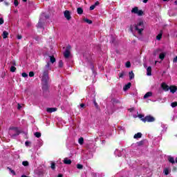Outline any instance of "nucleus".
<instances>
[{"label": "nucleus", "instance_id": "f257e3e1", "mask_svg": "<svg viewBox=\"0 0 177 177\" xmlns=\"http://www.w3.org/2000/svg\"><path fill=\"white\" fill-rule=\"evenodd\" d=\"M49 81V78L45 79L44 77H41V82H42V91L44 95H47L49 93V84L48 82Z\"/></svg>", "mask_w": 177, "mask_h": 177}, {"label": "nucleus", "instance_id": "f03ea898", "mask_svg": "<svg viewBox=\"0 0 177 177\" xmlns=\"http://www.w3.org/2000/svg\"><path fill=\"white\" fill-rule=\"evenodd\" d=\"M50 70H52V68H50V64L48 62L43 70L42 77H44V80L49 78V71H50Z\"/></svg>", "mask_w": 177, "mask_h": 177}, {"label": "nucleus", "instance_id": "7ed1b4c3", "mask_svg": "<svg viewBox=\"0 0 177 177\" xmlns=\"http://www.w3.org/2000/svg\"><path fill=\"white\" fill-rule=\"evenodd\" d=\"M136 31H138L140 35H142L143 30H145V23L143 21L138 22L137 24L134 25Z\"/></svg>", "mask_w": 177, "mask_h": 177}, {"label": "nucleus", "instance_id": "20e7f679", "mask_svg": "<svg viewBox=\"0 0 177 177\" xmlns=\"http://www.w3.org/2000/svg\"><path fill=\"white\" fill-rule=\"evenodd\" d=\"M10 130L12 131L13 133H11V137L12 138H16V136H19L21 133V131H20V129H19V127H10Z\"/></svg>", "mask_w": 177, "mask_h": 177}, {"label": "nucleus", "instance_id": "39448f33", "mask_svg": "<svg viewBox=\"0 0 177 177\" xmlns=\"http://www.w3.org/2000/svg\"><path fill=\"white\" fill-rule=\"evenodd\" d=\"M142 122H154L156 118L151 115L145 116L144 118L141 119Z\"/></svg>", "mask_w": 177, "mask_h": 177}, {"label": "nucleus", "instance_id": "423d86ee", "mask_svg": "<svg viewBox=\"0 0 177 177\" xmlns=\"http://www.w3.org/2000/svg\"><path fill=\"white\" fill-rule=\"evenodd\" d=\"M70 55H71V46L68 44L64 53V57H65V59H68L70 57Z\"/></svg>", "mask_w": 177, "mask_h": 177}, {"label": "nucleus", "instance_id": "0eeeda50", "mask_svg": "<svg viewBox=\"0 0 177 177\" xmlns=\"http://www.w3.org/2000/svg\"><path fill=\"white\" fill-rule=\"evenodd\" d=\"M169 87L170 86H168L167 84L165 82H162L161 84V88L165 92H168V91H169Z\"/></svg>", "mask_w": 177, "mask_h": 177}, {"label": "nucleus", "instance_id": "6e6552de", "mask_svg": "<svg viewBox=\"0 0 177 177\" xmlns=\"http://www.w3.org/2000/svg\"><path fill=\"white\" fill-rule=\"evenodd\" d=\"M64 17L68 20H71V14H70V11L65 10L64 12Z\"/></svg>", "mask_w": 177, "mask_h": 177}, {"label": "nucleus", "instance_id": "1a4fd4ad", "mask_svg": "<svg viewBox=\"0 0 177 177\" xmlns=\"http://www.w3.org/2000/svg\"><path fill=\"white\" fill-rule=\"evenodd\" d=\"M169 91H170V92L171 93H175V92H176V91H177V86H170Z\"/></svg>", "mask_w": 177, "mask_h": 177}, {"label": "nucleus", "instance_id": "9d476101", "mask_svg": "<svg viewBox=\"0 0 177 177\" xmlns=\"http://www.w3.org/2000/svg\"><path fill=\"white\" fill-rule=\"evenodd\" d=\"M47 113H55V111H57V108H47Z\"/></svg>", "mask_w": 177, "mask_h": 177}, {"label": "nucleus", "instance_id": "9b49d317", "mask_svg": "<svg viewBox=\"0 0 177 177\" xmlns=\"http://www.w3.org/2000/svg\"><path fill=\"white\" fill-rule=\"evenodd\" d=\"M111 102L112 104H113V106H114V104H118L121 103L120 102V100H117L115 98H112Z\"/></svg>", "mask_w": 177, "mask_h": 177}, {"label": "nucleus", "instance_id": "f8f14e48", "mask_svg": "<svg viewBox=\"0 0 177 177\" xmlns=\"http://www.w3.org/2000/svg\"><path fill=\"white\" fill-rule=\"evenodd\" d=\"M132 86V84L131 82H129L127 84H125V86L123 87L124 91H128L129 88Z\"/></svg>", "mask_w": 177, "mask_h": 177}, {"label": "nucleus", "instance_id": "ddd939ff", "mask_svg": "<svg viewBox=\"0 0 177 177\" xmlns=\"http://www.w3.org/2000/svg\"><path fill=\"white\" fill-rule=\"evenodd\" d=\"M167 160H168L169 162H170L171 164H175V158H174V157L169 156L167 158Z\"/></svg>", "mask_w": 177, "mask_h": 177}, {"label": "nucleus", "instance_id": "4468645a", "mask_svg": "<svg viewBox=\"0 0 177 177\" xmlns=\"http://www.w3.org/2000/svg\"><path fill=\"white\" fill-rule=\"evenodd\" d=\"M153 96V93L151 91L146 93V94L144 95V99H147V97H150Z\"/></svg>", "mask_w": 177, "mask_h": 177}, {"label": "nucleus", "instance_id": "2eb2a0df", "mask_svg": "<svg viewBox=\"0 0 177 177\" xmlns=\"http://www.w3.org/2000/svg\"><path fill=\"white\" fill-rule=\"evenodd\" d=\"M64 164H66L67 165H70L71 164V160H70L67 158H65L64 159Z\"/></svg>", "mask_w": 177, "mask_h": 177}, {"label": "nucleus", "instance_id": "dca6fc26", "mask_svg": "<svg viewBox=\"0 0 177 177\" xmlns=\"http://www.w3.org/2000/svg\"><path fill=\"white\" fill-rule=\"evenodd\" d=\"M140 138H142V133H137L133 136L134 139H140Z\"/></svg>", "mask_w": 177, "mask_h": 177}, {"label": "nucleus", "instance_id": "f3484780", "mask_svg": "<svg viewBox=\"0 0 177 177\" xmlns=\"http://www.w3.org/2000/svg\"><path fill=\"white\" fill-rule=\"evenodd\" d=\"M167 54L165 53H162L159 55V59H160V60H164L165 59V55Z\"/></svg>", "mask_w": 177, "mask_h": 177}, {"label": "nucleus", "instance_id": "a211bd4d", "mask_svg": "<svg viewBox=\"0 0 177 177\" xmlns=\"http://www.w3.org/2000/svg\"><path fill=\"white\" fill-rule=\"evenodd\" d=\"M129 80H133L135 78V74H133V71H131L129 73Z\"/></svg>", "mask_w": 177, "mask_h": 177}, {"label": "nucleus", "instance_id": "6ab92c4d", "mask_svg": "<svg viewBox=\"0 0 177 177\" xmlns=\"http://www.w3.org/2000/svg\"><path fill=\"white\" fill-rule=\"evenodd\" d=\"M8 35H9V32H8V31L6 30H4L3 32V34H2V37L4 39H6V38L8 37Z\"/></svg>", "mask_w": 177, "mask_h": 177}, {"label": "nucleus", "instance_id": "aec40b11", "mask_svg": "<svg viewBox=\"0 0 177 177\" xmlns=\"http://www.w3.org/2000/svg\"><path fill=\"white\" fill-rule=\"evenodd\" d=\"M138 10H139V8H138V7H134V8L131 10V13H135L136 15H137Z\"/></svg>", "mask_w": 177, "mask_h": 177}, {"label": "nucleus", "instance_id": "412c9836", "mask_svg": "<svg viewBox=\"0 0 177 177\" xmlns=\"http://www.w3.org/2000/svg\"><path fill=\"white\" fill-rule=\"evenodd\" d=\"M147 75H151V66L147 68Z\"/></svg>", "mask_w": 177, "mask_h": 177}, {"label": "nucleus", "instance_id": "4be33fe9", "mask_svg": "<svg viewBox=\"0 0 177 177\" xmlns=\"http://www.w3.org/2000/svg\"><path fill=\"white\" fill-rule=\"evenodd\" d=\"M77 15H82L84 13V10L82 8H77Z\"/></svg>", "mask_w": 177, "mask_h": 177}, {"label": "nucleus", "instance_id": "5701e85b", "mask_svg": "<svg viewBox=\"0 0 177 177\" xmlns=\"http://www.w3.org/2000/svg\"><path fill=\"white\" fill-rule=\"evenodd\" d=\"M50 62L52 63V64L56 62V58H55V56H50Z\"/></svg>", "mask_w": 177, "mask_h": 177}, {"label": "nucleus", "instance_id": "b1692460", "mask_svg": "<svg viewBox=\"0 0 177 177\" xmlns=\"http://www.w3.org/2000/svg\"><path fill=\"white\" fill-rule=\"evenodd\" d=\"M37 27H38V28H42V27H44V23H42V21H41V19H39V21L37 24Z\"/></svg>", "mask_w": 177, "mask_h": 177}, {"label": "nucleus", "instance_id": "393cba45", "mask_svg": "<svg viewBox=\"0 0 177 177\" xmlns=\"http://www.w3.org/2000/svg\"><path fill=\"white\" fill-rule=\"evenodd\" d=\"M163 173L165 174V175H169V169L168 168H165L164 170H163Z\"/></svg>", "mask_w": 177, "mask_h": 177}, {"label": "nucleus", "instance_id": "a878e982", "mask_svg": "<svg viewBox=\"0 0 177 177\" xmlns=\"http://www.w3.org/2000/svg\"><path fill=\"white\" fill-rule=\"evenodd\" d=\"M84 21H85V23H87L88 24H92V20L88 19V18H84Z\"/></svg>", "mask_w": 177, "mask_h": 177}, {"label": "nucleus", "instance_id": "bb28decb", "mask_svg": "<svg viewBox=\"0 0 177 177\" xmlns=\"http://www.w3.org/2000/svg\"><path fill=\"white\" fill-rule=\"evenodd\" d=\"M34 135H35V138H39L41 136V134L40 132H35Z\"/></svg>", "mask_w": 177, "mask_h": 177}, {"label": "nucleus", "instance_id": "cd10ccee", "mask_svg": "<svg viewBox=\"0 0 177 177\" xmlns=\"http://www.w3.org/2000/svg\"><path fill=\"white\" fill-rule=\"evenodd\" d=\"M161 38H162V34L159 33L157 36H156V39H158V41H160Z\"/></svg>", "mask_w": 177, "mask_h": 177}, {"label": "nucleus", "instance_id": "c85d7f7f", "mask_svg": "<svg viewBox=\"0 0 177 177\" xmlns=\"http://www.w3.org/2000/svg\"><path fill=\"white\" fill-rule=\"evenodd\" d=\"M137 145L138 146H143V145H145V140L137 142Z\"/></svg>", "mask_w": 177, "mask_h": 177}, {"label": "nucleus", "instance_id": "c756f323", "mask_svg": "<svg viewBox=\"0 0 177 177\" xmlns=\"http://www.w3.org/2000/svg\"><path fill=\"white\" fill-rule=\"evenodd\" d=\"M8 169H9L10 172H11V174H12V175H14L15 176L16 175V172L15 171V170L12 169V168L10 167H7Z\"/></svg>", "mask_w": 177, "mask_h": 177}, {"label": "nucleus", "instance_id": "7c9ffc66", "mask_svg": "<svg viewBox=\"0 0 177 177\" xmlns=\"http://www.w3.org/2000/svg\"><path fill=\"white\" fill-rule=\"evenodd\" d=\"M78 142L80 145H84V138H82V137L80 138L79 140H78Z\"/></svg>", "mask_w": 177, "mask_h": 177}, {"label": "nucleus", "instance_id": "2f4dec72", "mask_svg": "<svg viewBox=\"0 0 177 177\" xmlns=\"http://www.w3.org/2000/svg\"><path fill=\"white\" fill-rule=\"evenodd\" d=\"M63 61L62 60H59L58 62V66L59 67V68H62L63 67Z\"/></svg>", "mask_w": 177, "mask_h": 177}, {"label": "nucleus", "instance_id": "473e14b6", "mask_svg": "<svg viewBox=\"0 0 177 177\" xmlns=\"http://www.w3.org/2000/svg\"><path fill=\"white\" fill-rule=\"evenodd\" d=\"M16 70H17V68L14 66H12L10 67V71H11V73H15L16 71Z\"/></svg>", "mask_w": 177, "mask_h": 177}, {"label": "nucleus", "instance_id": "72a5a7b5", "mask_svg": "<svg viewBox=\"0 0 177 177\" xmlns=\"http://www.w3.org/2000/svg\"><path fill=\"white\" fill-rule=\"evenodd\" d=\"M137 15L138 16H143V10H138V12H137Z\"/></svg>", "mask_w": 177, "mask_h": 177}, {"label": "nucleus", "instance_id": "f704fd0d", "mask_svg": "<svg viewBox=\"0 0 177 177\" xmlns=\"http://www.w3.org/2000/svg\"><path fill=\"white\" fill-rule=\"evenodd\" d=\"M125 66L127 68H131V62L128 61L126 62Z\"/></svg>", "mask_w": 177, "mask_h": 177}, {"label": "nucleus", "instance_id": "c9c22d12", "mask_svg": "<svg viewBox=\"0 0 177 177\" xmlns=\"http://www.w3.org/2000/svg\"><path fill=\"white\" fill-rule=\"evenodd\" d=\"M77 169H83L84 165H82L81 164H77Z\"/></svg>", "mask_w": 177, "mask_h": 177}, {"label": "nucleus", "instance_id": "e433bc0d", "mask_svg": "<svg viewBox=\"0 0 177 177\" xmlns=\"http://www.w3.org/2000/svg\"><path fill=\"white\" fill-rule=\"evenodd\" d=\"M171 106L173 108L177 107V102H171Z\"/></svg>", "mask_w": 177, "mask_h": 177}, {"label": "nucleus", "instance_id": "4c0bfd02", "mask_svg": "<svg viewBox=\"0 0 177 177\" xmlns=\"http://www.w3.org/2000/svg\"><path fill=\"white\" fill-rule=\"evenodd\" d=\"M28 161L22 162V165H24V167H28Z\"/></svg>", "mask_w": 177, "mask_h": 177}, {"label": "nucleus", "instance_id": "58836bf2", "mask_svg": "<svg viewBox=\"0 0 177 177\" xmlns=\"http://www.w3.org/2000/svg\"><path fill=\"white\" fill-rule=\"evenodd\" d=\"M51 169H56V164L55 162H51Z\"/></svg>", "mask_w": 177, "mask_h": 177}, {"label": "nucleus", "instance_id": "ea45409f", "mask_svg": "<svg viewBox=\"0 0 177 177\" xmlns=\"http://www.w3.org/2000/svg\"><path fill=\"white\" fill-rule=\"evenodd\" d=\"M159 50H160V49L155 50L153 51V56H157Z\"/></svg>", "mask_w": 177, "mask_h": 177}, {"label": "nucleus", "instance_id": "a19ab883", "mask_svg": "<svg viewBox=\"0 0 177 177\" xmlns=\"http://www.w3.org/2000/svg\"><path fill=\"white\" fill-rule=\"evenodd\" d=\"M138 118H140V120H142V118H145V115H143V114H138Z\"/></svg>", "mask_w": 177, "mask_h": 177}, {"label": "nucleus", "instance_id": "79ce46f5", "mask_svg": "<svg viewBox=\"0 0 177 177\" xmlns=\"http://www.w3.org/2000/svg\"><path fill=\"white\" fill-rule=\"evenodd\" d=\"M124 72L119 73V78H124Z\"/></svg>", "mask_w": 177, "mask_h": 177}, {"label": "nucleus", "instance_id": "37998d69", "mask_svg": "<svg viewBox=\"0 0 177 177\" xmlns=\"http://www.w3.org/2000/svg\"><path fill=\"white\" fill-rule=\"evenodd\" d=\"M34 75H35V73H34V72L33 71H30V73H29V77H34Z\"/></svg>", "mask_w": 177, "mask_h": 177}, {"label": "nucleus", "instance_id": "c03bdc74", "mask_svg": "<svg viewBox=\"0 0 177 177\" xmlns=\"http://www.w3.org/2000/svg\"><path fill=\"white\" fill-rule=\"evenodd\" d=\"M14 5L15 6H19V1L14 0Z\"/></svg>", "mask_w": 177, "mask_h": 177}, {"label": "nucleus", "instance_id": "a18cd8bd", "mask_svg": "<svg viewBox=\"0 0 177 177\" xmlns=\"http://www.w3.org/2000/svg\"><path fill=\"white\" fill-rule=\"evenodd\" d=\"M22 77H24V78H26V77H28V74H27L26 73H23Z\"/></svg>", "mask_w": 177, "mask_h": 177}, {"label": "nucleus", "instance_id": "49530a36", "mask_svg": "<svg viewBox=\"0 0 177 177\" xmlns=\"http://www.w3.org/2000/svg\"><path fill=\"white\" fill-rule=\"evenodd\" d=\"M95 8H96V6H95V4L92 5L91 7H90V10H93L95 9Z\"/></svg>", "mask_w": 177, "mask_h": 177}, {"label": "nucleus", "instance_id": "de8ad7c7", "mask_svg": "<svg viewBox=\"0 0 177 177\" xmlns=\"http://www.w3.org/2000/svg\"><path fill=\"white\" fill-rule=\"evenodd\" d=\"M3 23H5V21H3V18H0V26H1V24H3Z\"/></svg>", "mask_w": 177, "mask_h": 177}, {"label": "nucleus", "instance_id": "09e8293b", "mask_svg": "<svg viewBox=\"0 0 177 177\" xmlns=\"http://www.w3.org/2000/svg\"><path fill=\"white\" fill-rule=\"evenodd\" d=\"M17 39H21L23 38V36H21V35H17Z\"/></svg>", "mask_w": 177, "mask_h": 177}, {"label": "nucleus", "instance_id": "8fccbe9b", "mask_svg": "<svg viewBox=\"0 0 177 177\" xmlns=\"http://www.w3.org/2000/svg\"><path fill=\"white\" fill-rule=\"evenodd\" d=\"M94 106L97 109L99 107V105L97 104V102H96V100H94Z\"/></svg>", "mask_w": 177, "mask_h": 177}, {"label": "nucleus", "instance_id": "3c124183", "mask_svg": "<svg viewBox=\"0 0 177 177\" xmlns=\"http://www.w3.org/2000/svg\"><path fill=\"white\" fill-rule=\"evenodd\" d=\"M99 5H100V3L99 1H96L95 3H94V6L96 7V6H99Z\"/></svg>", "mask_w": 177, "mask_h": 177}, {"label": "nucleus", "instance_id": "603ef678", "mask_svg": "<svg viewBox=\"0 0 177 177\" xmlns=\"http://www.w3.org/2000/svg\"><path fill=\"white\" fill-rule=\"evenodd\" d=\"M11 63H12V66H16V61H15V60H12V62H11Z\"/></svg>", "mask_w": 177, "mask_h": 177}, {"label": "nucleus", "instance_id": "864d4df0", "mask_svg": "<svg viewBox=\"0 0 177 177\" xmlns=\"http://www.w3.org/2000/svg\"><path fill=\"white\" fill-rule=\"evenodd\" d=\"M173 62H174V63H176L177 62V56L174 58Z\"/></svg>", "mask_w": 177, "mask_h": 177}, {"label": "nucleus", "instance_id": "5fc2aeb1", "mask_svg": "<svg viewBox=\"0 0 177 177\" xmlns=\"http://www.w3.org/2000/svg\"><path fill=\"white\" fill-rule=\"evenodd\" d=\"M172 171L173 172H176L177 168L176 167H174Z\"/></svg>", "mask_w": 177, "mask_h": 177}, {"label": "nucleus", "instance_id": "6e6d98bb", "mask_svg": "<svg viewBox=\"0 0 177 177\" xmlns=\"http://www.w3.org/2000/svg\"><path fill=\"white\" fill-rule=\"evenodd\" d=\"M17 109L18 110H20V109H21V105H20V104H18Z\"/></svg>", "mask_w": 177, "mask_h": 177}, {"label": "nucleus", "instance_id": "4d7b16f0", "mask_svg": "<svg viewBox=\"0 0 177 177\" xmlns=\"http://www.w3.org/2000/svg\"><path fill=\"white\" fill-rule=\"evenodd\" d=\"M31 142H28V141H26V142H25V145H26V146H28V145H30Z\"/></svg>", "mask_w": 177, "mask_h": 177}, {"label": "nucleus", "instance_id": "13d9d810", "mask_svg": "<svg viewBox=\"0 0 177 177\" xmlns=\"http://www.w3.org/2000/svg\"><path fill=\"white\" fill-rule=\"evenodd\" d=\"M80 107H81L82 109H83V107H85V104H80Z\"/></svg>", "mask_w": 177, "mask_h": 177}, {"label": "nucleus", "instance_id": "bf43d9fd", "mask_svg": "<svg viewBox=\"0 0 177 177\" xmlns=\"http://www.w3.org/2000/svg\"><path fill=\"white\" fill-rule=\"evenodd\" d=\"M130 30L133 31V26L132 25L130 26Z\"/></svg>", "mask_w": 177, "mask_h": 177}, {"label": "nucleus", "instance_id": "052dcab7", "mask_svg": "<svg viewBox=\"0 0 177 177\" xmlns=\"http://www.w3.org/2000/svg\"><path fill=\"white\" fill-rule=\"evenodd\" d=\"M142 2H143L144 3H147V2H149V0H143Z\"/></svg>", "mask_w": 177, "mask_h": 177}, {"label": "nucleus", "instance_id": "680f3d73", "mask_svg": "<svg viewBox=\"0 0 177 177\" xmlns=\"http://www.w3.org/2000/svg\"><path fill=\"white\" fill-rule=\"evenodd\" d=\"M57 177H63V174H58Z\"/></svg>", "mask_w": 177, "mask_h": 177}, {"label": "nucleus", "instance_id": "e2e57ef3", "mask_svg": "<svg viewBox=\"0 0 177 177\" xmlns=\"http://www.w3.org/2000/svg\"><path fill=\"white\" fill-rule=\"evenodd\" d=\"M4 3H5V5H6V6H9V3H8V2H6V1H5Z\"/></svg>", "mask_w": 177, "mask_h": 177}, {"label": "nucleus", "instance_id": "0e129e2a", "mask_svg": "<svg viewBox=\"0 0 177 177\" xmlns=\"http://www.w3.org/2000/svg\"><path fill=\"white\" fill-rule=\"evenodd\" d=\"M45 18H46V19H49V15H46V16H45Z\"/></svg>", "mask_w": 177, "mask_h": 177}, {"label": "nucleus", "instance_id": "69168bd1", "mask_svg": "<svg viewBox=\"0 0 177 177\" xmlns=\"http://www.w3.org/2000/svg\"><path fill=\"white\" fill-rule=\"evenodd\" d=\"M175 5H177V0L174 1Z\"/></svg>", "mask_w": 177, "mask_h": 177}, {"label": "nucleus", "instance_id": "338daca9", "mask_svg": "<svg viewBox=\"0 0 177 177\" xmlns=\"http://www.w3.org/2000/svg\"><path fill=\"white\" fill-rule=\"evenodd\" d=\"M175 162H176V164H177V157L175 159Z\"/></svg>", "mask_w": 177, "mask_h": 177}, {"label": "nucleus", "instance_id": "774afa93", "mask_svg": "<svg viewBox=\"0 0 177 177\" xmlns=\"http://www.w3.org/2000/svg\"><path fill=\"white\" fill-rule=\"evenodd\" d=\"M102 143H106V140H103Z\"/></svg>", "mask_w": 177, "mask_h": 177}]
</instances>
